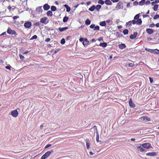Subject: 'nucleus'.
<instances>
[{"instance_id": "f257e3e1", "label": "nucleus", "mask_w": 159, "mask_h": 159, "mask_svg": "<svg viewBox=\"0 0 159 159\" xmlns=\"http://www.w3.org/2000/svg\"><path fill=\"white\" fill-rule=\"evenodd\" d=\"M141 145L143 148L146 149H149L151 147V144L149 143H146L141 144Z\"/></svg>"}, {"instance_id": "f03ea898", "label": "nucleus", "mask_w": 159, "mask_h": 159, "mask_svg": "<svg viewBox=\"0 0 159 159\" xmlns=\"http://www.w3.org/2000/svg\"><path fill=\"white\" fill-rule=\"evenodd\" d=\"M50 151H48L46 152L41 157V159H45L51 154Z\"/></svg>"}, {"instance_id": "7ed1b4c3", "label": "nucleus", "mask_w": 159, "mask_h": 159, "mask_svg": "<svg viewBox=\"0 0 159 159\" xmlns=\"http://www.w3.org/2000/svg\"><path fill=\"white\" fill-rule=\"evenodd\" d=\"M11 114L13 117H16L18 115V112L16 110H13L11 111Z\"/></svg>"}, {"instance_id": "20e7f679", "label": "nucleus", "mask_w": 159, "mask_h": 159, "mask_svg": "<svg viewBox=\"0 0 159 159\" xmlns=\"http://www.w3.org/2000/svg\"><path fill=\"white\" fill-rule=\"evenodd\" d=\"M32 25L31 23L30 22H26L24 24V26L26 28H29Z\"/></svg>"}, {"instance_id": "39448f33", "label": "nucleus", "mask_w": 159, "mask_h": 159, "mask_svg": "<svg viewBox=\"0 0 159 159\" xmlns=\"http://www.w3.org/2000/svg\"><path fill=\"white\" fill-rule=\"evenodd\" d=\"M140 118L144 122L149 121L150 120V118L146 116H142Z\"/></svg>"}, {"instance_id": "423d86ee", "label": "nucleus", "mask_w": 159, "mask_h": 159, "mask_svg": "<svg viewBox=\"0 0 159 159\" xmlns=\"http://www.w3.org/2000/svg\"><path fill=\"white\" fill-rule=\"evenodd\" d=\"M7 32L8 34L12 35L15 34H16V32L14 30H12L10 28L8 29Z\"/></svg>"}, {"instance_id": "0eeeda50", "label": "nucleus", "mask_w": 159, "mask_h": 159, "mask_svg": "<svg viewBox=\"0 0 159 159\" xmlns=\"http://www.w3.org/2000/svg\"><path fill=\"white\" fill-rule=\"evenodd\" d=\"M129 106L131 108H134L135 107V104L133 102L132 98H130L129 102Z\"/></svg>"}, {"instance_id": "6e6552de", "label": "nucleus", "mask_w": 159, "mask_h": 159, "mask_svg": "<svg viewBox=\"0 0 159 159\" xmlns=\"http://www.w3.org/2000/svg\"><path fill=\"white\" fill-rule=\"evenodd\" d=\"M48 18L46 17H43L41 18L40 20V22L43 23H45Z\"/></svg>"}, {"instance_id": "1a4fd4ad", "label": "nucleus", "mask_w": 159, "mask_h": 159, "mask_svg": "<svg viewBox=\"0 0 159 159\" xmlns=\"http://www.w3.org/2000/svg\"><path fill=\"white\" fill-rule=\"evenodd\" d=\"M137 34V33L136 32L134 33L133 34H131L130 36V38L131 39H135Z\"/></svg>"}, {"instance_id": "9d476101", "label": "nucleus", "mask_w": 159, "mask_h": 159, "mask_svg": "<svg viewBox=\"0 0 159 159\" xmlns=\"http://www.w3.org/2000/svg\"><path fill=\"white\" fill-rule=\"evenodd\" d=\"M43 8L45 10H48L50 8V6L47 4H45L43 6Z\"/></svg>"}, {"instance_id": "9b49d317", "label": "nucleus", "mask_w": 159, "mask_h": 159, "mask_svg": "<svg viewBox=\"0 0 159 159\" xmlns=\"http://www.w3.org/2000/svg\"><path fill=\"white\" fill-rule=\"evenodd\" d=\"M141 144H140V146H139L137 147V150L138 151H139L141 152H144L145 151V150L143 148L141 145Z\"/></svg>"}, {"instance_id": "f8f14e48", "label": "nucleus", "mask_w": 159, "mask_h": 159, "mask_svg": "<svg viewBox=\"0 0 159 159\" xmlns=\"http://www.w3.org/2000/svg\"><path fill=\"white\" fill-rule=\"evenodd\" d=\"M157 154L156 152H154L148 153L146 154L147 155L151 156H155Z\"/></svg>"}, {"instance_id": "ddd939ff", "label": "nucleus", "mask_w": 159, "mask_h": 159, "mask_svg": "<svg viewBox=\"0 0 159 159\" xmlns=\"http://www.w3.org/2000/svg\"><path fill=\"white\" fill-rule=\"evenodd\" d=\"M146 31L149 34H151L153 33V30L150 29H147Z\"/></svg>"}, {"instance_id": "4468645a", "label": "nucleus", "mask_w": 159, "mask_h": 159, "mask_svg": "<svg viewBox=\"0 0 159 159\" xmlns=\"http://www.w3.org/2000/svg\"><path fill=\"white\" fill-rule=\"evenodd\" d=\"M37 12H38L39 13H42L43 11V10L42 9L41 6L37 7Z\"/></svg>"}, {"instance_id": "2eb2a0df", "label": "nucleus", "mask_w": 159, "mask_h": 159, "mask_svg": "<svg viewBox=\"0 0 159 159\" xmlns=\"http://www.w3.org/2000/svg\"><path fill=\"white\" fill-rule=\"evenodd\" d=\"M68 29V27H66L63 28L59 27V30L61 32H62L66 30H67Z\"/></svg>"}, {"instance_id": "dca6fc26", "label": "nucleus", "mask_w": 159, "mask_h": 159, "mask_svg": "<svg viewBox=\"0 0 159 159\" xmlns=\"http://www.w3.org/2000/svg\"><path fill=\"white\" fill-rule=\"evenodd\" d=\"M118 46L119 48L121 49H123L125 48L126 47V46L124 44H120Z\"/></svg>"}, {"instance_id": "f3484780", "label": "nucleus", "mask_w": 159, "mask_h": 159, "mask_svg": "<svg viewBox=\"0 0 159 159\" xmlns=\"http://www.w3.org/2000/svg\"><path fill=\"white\" fill-rule=\"evenodd\" d=\"M64 6V7L66 8V11L68 12H69L70 10V8L66 4H65Z\"/></svg>"}, {"instance_id": "a211bd4d", "label": "nucleus", "mask_w": 159, "mask_h": 159, "mask_svg": "<svg viewBox=\"0 0 159 159\" xmlns=\"http://www.w3.org/2000/svg\"><path fill=\"white\" fill-rule=\"evenodd\" d=\"M99 25L102 26H105L106 25V23L105 21H102L100 23Z\"/></svg>"}, {"instance_id": "6ab92c4d", "label": "nucleus", "mask_w": 159, "mask_h": 159, "mask_svg": "<svg viewBox=\"0 0 159 159\" xmlns=\"http://www.w3.org/2000/svg\"><path fill=\"white\" fill-rule=\"evenodd\" d=\"M99 45L102 47H105L107 46V44L106 43H101Z\"/></svg>"}, {"instance_id": "aec40b11", "label": "nucleus", "mask_w": 159, "mask_h": 159, "mask_svg": "<svg viewBox=\"0 0 159 159\" xmlns=\"http://www.w3.org/2000/svg\"><path fill=\"white\" fill-rule=\"evenodd\" d=\"M105 2L107 5H111L112 4L111 2L109 0H106Z\"/></svg>"}, {"instance_id": "412c9836", "label": "nucleus", "mask_w": 159, "mask_h": 159, "mask_svg": "<svg viewBox=\"0 0 159 159\" xmlns=\"http://www.w3.org/2000/svg\"><path fill=\"white\" fill-rule=\"evenodd\" d=\"M106 22L109 25H111L112 24V21L110 19H108L106 21Z\"/></svg>"}, {"instance_id": "4be33fe9", "label": "nucleus", "mask_w": 159, "mask_h": 159, "mask_svg": "<svg viewBox=\"0 0 159 159\" xmlns=\"http://www.w3.org/2000/svg\"><path fill=\"white\" fill-rule=\"evenodd\" d=\"M47 15L48 16H52V13L51 11H49L47 12Z\"/></svg>"}, {"instance_id": "5701e85b", "label": "nucleus", "mask_w": 159, "mask_h": 159, "mask_svg": "<svg viewBox=\"0 0 159 159\" xmlns=\"http://www.w3.org/2000/svg\"><path fill=\"white\" fill-rule=\"evenodd\" d=\"M142 22V20L141 19H138L136 20V24L138 25H140Z\"/></svg>"}, {"instance_id": "b1692460", "label": "nucleus", "mask_w": 159, "mask_h": 159, "mask_svg": "<svg viewBox=\"0 0 159 159\" xmlns=\"http://www.w3.org/2000/svg\"><path fill=\"white\" fill-rule=\"evenodd\" d=\"M68 18H68V17L65 16V17H64V18L63 19V22H66L68 20Z\"/></svg>"}, {"instance_id": "393cba45", "label": "nucleus", "mask_w": 159, "mask_h": 159, "mask_svg": "<svg viewBox=\"0 0 159 159\" xmlns=\"http://www.w3.org/2000/svg\"><path fill=\"white\" fill-rule=\"evenodd\" d=\"M145 2V0H142L140 2H139V5L140 6H142L144 5Z\"/></svg>"}, {"instance_id": "a878e982", "label": "nucleus", "mask_w": 159, "mask_h": 159, "mask_svg": "<svg viewBox=\"0 0 159 159\" xmlns=\"http://www.w3.org/2000/svg\"><path fill=\"white\" fill-rule=\"evenodd\" d=\"M51 9L52 11H54L56 10V7L55 6H52L51 7Z\"/></svg>"}, {"instance_id": "bb28decb", "label": "nucleus", "mask_w": 159, "mask_h": 159, "mask_svg": "<svg viewBox=\"0 0 159 159\" xmlns=\"http://www.w3.org/2000/svg\"><path fill=\"white\" fill-rule=\"evenodd\" d=\"M85 24L86 25H89L91 23V21L89 19H87L85 22Z\"/></svg>"}, {"instance_id": "cd10ccee", "label": "nucleus", "mask_w": 159, "mask_h": 159, "mask_svg": "<svg viewBox=\"0 0 159 159\" xmlns=\"http://www.w3.org/2000/svg\"><path fill=\"white\" fill-rule=\"evenodd\" d=\"M128 32L129 31L127 29H125L123 31V33L125 35H126L128 34Z\"/></svg>"}, {"instance_id": "c85d7f7f", "label": "nucleus", "mask_w": 159, "mask_h": 159, "mask_svg": "<svg viewBox=\"0 0 159 159\" xmlns=\"http://www.w3.org/2000/svg\"><path fill=\"white\" fill-rule=\"evenodd\" d=\"M95 8V6L93 5L89 8V10L91 11H93L94 10Z\"/></svg>"}, {"instance_id": "c756f323", "label": "nucleus", "mask_w": 159, "mask_h": 159, "mask_svg": "<svg viewBox=\"0 0 159 159\" xmlns=\"http://www.w3.org/2000/svg\"><path fill=\"white\" fill-rule=\"evenodd\" d=\"M101 6L100 5H97L96 7L95 8L98 11L99 9L101 8Z\"/></svg>"}, {"instance_id": "7c9ffc66", "label": "nucleus", "mask_w": 159, "mask_h": 159, "mask_svg": "<svg viewBox=\"0 0 159 159\" xmlns=\"http://www.w3.org/2000/svg\"><path fill=\"white\" fill-rule=\"evenodd\" d=\"M158 6V5H154L153 7V10L154 11H156L157 10Z\"/></svg>"}, {"instance_id": "2f4dec72", "label": "nucleus", "mask_w": 159, "mask_h": 159, "mask_svg": "<svg viewBox=\"0 0 159 159\" xmlns=\"http://www.w3.org/2000/svg\"><path fill=\"white\" fill-rule=\"evenodd\" d=\"M139 14H137L134 17V19L135 20H137L139 19Z\"/></svg>"}, {"instance_id": "473e14b6", "label": "nucleus", "mask_w": 159, "mask_h": 159, "mask_svg": "<svg viewBox=\"0 0 159 159\" xmlns=\"http://www.w3.org/2000/svg\"><path fill=\"white\" fill-rule=\"evenodd\" d=\"M98 3L101 5H103L104 4V2L102 0H99L98 1Z\"/></svg>"}, {"instance_id": "72a5a7b5", "label": "nucleus", "mask_w": 159, "mask_h": 159, "mask_svg": "<svg viewBox=\"0 0 159 159\" xmlns=\"http://www.w3.org/2000/svg\"><path fill=\"white\" fill-rule=\"evenodd\" d=\"M99 30V27L98 26H95L93 30Z\"/></svg>"}, {"instance_id": "f704fd0d", "label": "nucleus", "mask_w": 159, "mask_h": 159, "mask_svg": "<svg viewBox=\"0 0 159 159\" xmlns=\"http://www.w3.org/2000/svg\"><path fill=\"white\" fill-rule=\"evenodd\" d=\"M96 140L97 142H99V135L98 133H97L96 134Z\"/></svg>"}, {"instance_id": "c9c22d12", "label": "nucleus", "mask_w": 159, "mask_h": 159, "mask_svg": "<svg viewBox=\"0 0 159 159\" xmlns=\"http://www.w3.org/2000/svg\"><path fill=\"white\" fill-rule=\"evenodd\" d=\"M153 53H155L157 54H159V50L157 49L154 50Z\"/></svg>"}, {"instance_id": "e433bc0d", "label": "nucleus", "mask_w": 159, "mask_h": 159, "mask_svg": "<svg viewBox=\"0 0 159 159\" xmlns=\"http://www.w3.org/2000/svg\"><path fill=\"white\" fill-rule=\"evenodd\" d=\"M65 39L64 38H63L62 39H61V43L62 44H64L65 43Z\"/></svg>"}, {"instance_id": "4c0bfd02", "label": "nucleus", "mask_w": 159, "mask_h": 159, "mask_svg": "<svg viewBox=\"0 0 159 159\" xmlns=\"http://www.w3.org/2000/svg\"><path fill=\"white\" fill-rule=\"evenodd\" d=\"M37 36L36 35H34L30 39V40H32L33 39H37Z\"/></svg>"}, {"instance_id": "58836bf2", "label": "nucleus", "mask_w": 159, "mask_h": 159, "mask_svg": "<svg viewBox=\"0 0 159 159\" xmlns=\"http://www.w3.org/2000/svg\"><path fill=\"white\" fill-rule=\"evenodd\" d=\"M159 18V15H155L153 18L154 19H157Z\"/></svg>"}, {"instance_id": "ea45409f", "label": "nucleus", "mask_w": 159, "mask_h": 159, "mask_svg": "<svg viewBox=\"0 0 159 159\" xmlns=\"http://www.w3.org/2000/svg\"><path fill=\"white\" fill-rule=\"evenodd\" d=\"M158 2H159V0L158 1H155V2H153L151 3V4L152 6L154 5L156 3Z\"/></svg>"}, {"instance_id": "a19ab883", "label": "nucleus", "mask_w": 159, "mask_h": 159, "mask_svg": "<svg viewBox=\"0 0 159 159\" xmlns=\"http://www.w3.org/2000/svg\"><path fill=\"white\" fill-rule=\"evenodd\" d=\"M87 39H86L85 40V41H84L83 42V44L84 45V46H85V45H86V43H87Z\"/></svg>"}, {"instance_id": "79ce46f5", "label": "nucleus", "mask_w": 159, "mask_h": 159, "mask_svg": "<svg viewBox=\"0 0 159 159\" xmlns=\"http://www.w3.org/2000/svg\"><path fill=\"white\" fill-rule=\"evenodd\" d=\"M132 21H130L126 23V25H131Z\"/></svg>"}, {"instance_id": "37998d69", "label": "nucleus", "mask_w": 159, "mask_h": 159, "mask_svg": "<svg viewBox=\"0 0 159 159\" xmlns=\"http://www.w3.org/2000/svg\"><path fill=\"white\" fill-rule=\"evenodd\" d=\"M86 146L87 147V148L88 149H89V147L90 145V143L87 141L86 142Z\"/></svg>"}, {"instance_id": "c03bdc74", "label": "nucleus", "mask_w": 159, "mask_h": 159, "mask_svg": "<svg viewBox=\"0 0 159 159\" xmlns=\"http://www.w3.org/2000/svg\"><path fill=\"white\" fill-rule=\"evenodd\" d=\"M95 26V25L94 24H92L90 26V28L93 29L94 28Z\"/></svg>"}, {"instance_id": "a18cd8bd", "label": "nucleus", "mask_w": 159, "mask_h": 159, "mask_svg": "<svg viewBox=\"0 0 159 159\" xmlns=\"http://www.w3.org/2000/svg\"><path fill=\"white\" fill-rule=\"evenodd\" d=\"M19 56L20 59L23 60L24 58V57L21 54H19Z\"/></svg>"}, {"instance_id": "49530a36", "label": "nucleus", "mask_w": 159, "mask_h": 159, "mask_svg": "<svg viewBox=\"0 0 159 159\" xmlns=\"http://www.w3.org/2000/svg\"><path fill=\"white\" fill-rule=\"evenodd\" d=\"M93 127L94 128H95V132H96V134H97V133H98V130H97V127L95 125Z\"/></svg>"}, {"instance_id": "de8ad7c7", "label": "nucleus", "mask_w": 159, "mask_h": 159, "mask_svg": "<svg viewBox=\"0 0 159 159\" xmlns=\"http://www.w3.org/2000/svg\"><path fill=\"white\" fill-rule=\"evenodd\" d=\"M150 1L149 0H147L146 1V2H145V4L146 5H149V4H150Z\"/></svg>"}, {"instance_id": "09e8293b", "label": "nucleus", "mask_w": 159, "mask_h": 159, "mask_svg": "<svg viewBox=\"0 0 159 159\" xmlns=\"http://www.w3.org/2000/svg\"><path fill=\"white\" fill-rule=\"evenodd\" d=\"M131 21H132V23L134 25L136 23V21L135 20H133Z\"/></svg>"}, {"instance_id": "8fccbe9b", "label": "nucleus", "mask_w": 159, "mask_h": 159, "mask_svg": "<svg viewBox=\"0 0 159 159\" xmlns=\"http://www.w3.org/2000/svg\"><path fill=\"white\" fill-rule=\"evenodd\" d=\"M51 146V144H48L45 147V148H47Z\"/></svg>"}, {"instance_id": "3c124183", "label": "nucleus", "mask_w": 159, "mask_h": 159, "mask_svg": "<svg viewBox=\"0 0 159 159\" xmlns=\"http://www.w3.org/2000/svg\"><path fill=\"white\" fill-rule=\"evenodd\" d=\"M34 24L36 26H39L40 25V23L39 22H38L35 23Z\"/></svg>"}, {"instance_id": "603ef678", "label": "nucleus", "mask_w": 159, "mask_h": 159, "mask_svg": "<svg viewBox=\"0 0 159 159\" xmlns=\"http://www.w3.org/2000/svg\"><path fill=\"white\" fill-rule=\"evenodd\" d=\"M129 67H132L134 66V64L133 63H130L129 64Z\"/></svg>"}, {"instance_id": "864d4df0", "label": "nucleus", "mask_w": 159, "mask_h": 159, "mask_svg": "<svg viewBox=\"0 0 159 159\" xmlns=\"http://www.w3.org/2000/svg\"><path fill=\"white\" fill-rule=\"evenodd\" d=\"M149 79L150 80V83H152L153 81V80L152 78L150 77H149Z\"/></svg>"}, {"instance_id": "5fc2aeb1", "label": "nucleus", "mask_w": 159, "mask_h": 159, "mask_svg": "<svg viewBox=\"0 0 159 159\" xmlns=\"http://www.w3.org/2000/svg\"><path fill=\"white\" fill-rule=\"evenodd\" d=\"M155 26V24H151L149 25V27H153Z\"/></svg>"}, {"instance_id": "6e6d98bb", "label": "nucleus", "mask_w": 159, "mask_h": 159, "mask_svg": "<svg viewBox=\"0 0 159 159\" xmlns=\"http://www.w3.org/2000/svg\"><path fill=\"white\" fill-rule=\"evenodd\" d=\"M134 5H137L138 4V2L137 1H135L133 2Z\"/></svg>"}, {"instance_id": "4d7b16f0", "label": "nucleus", "mask_w": 159, "mask_h": 159, "mask_svg": "<svg viewBox=\"0 0 159 159\" xmlns=\"http://www.w3.org/2000/svg\"><path fill=\"white\" fill-rule=\"evenodd\" d=\"M148 51L150 52L153 53V52H154V50H152V49H149Z\"/></svg>"}, {"instance_id": "13d9d810", "label": "nucleus", "mask_w": 159, "mask_h": 159, "mask_svg": "<svg viewBox=\"0 0 159 159\" xmlns=\"http://www.w3.org/2000/svg\"><path fill=\"white\" fill-rule=\"evenodd\" d=\"M19 18V16H13V19L14 20H15V19H16L17 18Z\"/></svg>"}, {"instance_id": "bf43d9fd", "label": "nucleus", "mask_w": 159, "mask_h": 159, "mask_svg": "<svg viewBox=\"0 0 159 159\" xmlns=\"http://www.w3.org/2000/svg\"><path fill=\"white\" fill-rule=\"evenodd\" d=\"M50 40V39L49 38H47L45 39V41L46 42H49Z\"/></svg>"}, {"instance_id": "052dcab7", "label": "nucleus", "mask_w": 159, "mask_h": 159, "mask_svg": "<svg viewBox=\"0 0 159 159\" xmlns=\"http://www.w3.org/2000/svg\"><path fill=\"white\" fill-rule=\"evenodd\" d=\"M6 68L7 69L10 70L11 66H6Z\"/></svg>"}, {"instance_id": "680f3d73", "label": "nucleus", "mask_w": 159, "mask_h": 159, "mask_svg": "<svg viewBox=\"0 0 159 159\" xmlns=\"http://www.w3.org/2000/svg\"><path fill=\"white\" fill-rule=\"evenodd\" d=\"M60 49H56L55 51V53H57V52L58 51H60Z\"/></svg>"}, {"instance_id": "e2e57ef3", "label": "nucleus", "mask_w": 159, "mask_h": 159, "mask_svg": "<svg viewBox=\"0 0 159 159\" xmlns=\"http://www.w3.org/2000/svg\"><path fill=\"white\" fill-rule=\"evenodd\" d=\"M113 2H118L119 0H111Z\"/></svg>"}, {"instance_id": "0e129e2a", "label": "nucleus", "mask_w": 159, "mask_h": 159, "mask_svg": "<svg viewBox=\"0 0 159 159\" xmlns=\"http://www.w3.org/2000/svg\"><path fill=\"white\" fill-rule=\"evenodd\" d=\"M6 33L5 32H4V33H2L0 35V36H2V35H6Z\"/></svg>"}, {"instance_id": "69168bd1", "label": "nucleus", "mask_w": 159, "mask_h": 159, "mask_svg": "<svg viewBox=\"0 0 159 159\" xmlns=\"http://www.w3.org/2000/svg\"><path fill=\"white\" fill-rule=\"evenodd\" d=\"M83 39L82 38H80L79 39V41L80 42H82V41H83Z\"/></svg>"}, {"instance_id": "338daca9", "label": "nucleus", "mask_w": 159, "mask_h": 159, "mask_svg": "<svg viewBox=\"0 0 159 159\" xmlns=\"http://www.w3.org/2000/svg\"><path fill=\"white\" fill-rule=\"evenodd\" d=\"M156 26L157 27H159V23H158L157 24H156Z\"/></svg>"}, {"instance_id": "774afa93", "label": "nucleus", "mask_w": 159, "mask_h": 159, "mask_svg": "<svg viewBox=\"0 0 159 159\" xmlns=\"http://www.w3.org/2000/svg\"><path fill=\"white\" fill-rule=\"evenodd\" d=\"M8 9L9 10H11V7L10 6L8 7Z\"/></svg>"}]
</instances>
